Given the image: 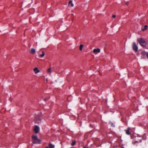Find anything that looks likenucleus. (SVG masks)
<instances>
[{"label": "nucleus", "mask_w": 148, "mask_h": 148, "mask_svg": "<svg viewBox=\"0 0 148 148\" xmlns=\"http://www.w3.org/2000/svg\"><path fill=\"white\" fill-rule=\"evenodd\" d=\"M147 27H148V26L147 25H145L144 28H142V30L143 31H144L145 30H146L147 29Z\"/></svg>", "instance_id": "9"}, {"label": "nucleus", "mask_w": 148, "mask_h": 148, "mask_svg": "<svg viewBox=\"0 0 148 148\" xmlns=\"http://www.w3.org/2000/svg\"><path fill=\"white\" fill-rule=\"evenodd\" d=\"M32 138L33 139V143L34 144L39 143L40 142V140L38 138L37 136L35 135H32Z\"/></svg>", "instance_id": "2"}, {"label": "nucleus", "mask_w": 148, "mask_h": 148, "mask_svg": "<svg viewBox=\"0 0 148 148\" xmlns=\"http://www.w3.org/2000/svg\"><path fill=\"white\" fill-rule=\"evenodd\" d=\"M34 71L36 74H37L39 73L40 71L38 69V68H35L34 69Z\"/></svg>", "instance_id": "6"}, {"label": "nucleus", "mask_w": 148, "mask_h": 148, "mask_svg": "<svg viewBox=\"0 0 148 148\" xmlns=\"http://www.w3.org/2000/svg\"><path fill=\"white\" fill-rule=\"evenodd\" d=\"M45 148H49V147H46Z\"/></svg>", "instance_id": "24"}, {"label": "nucleus", "mask_w": 148, "mask_h": 148, "mask_svg": "<svg viewBox=\"0 0 148 148\" xmlns=\"http://www.w3.org/2000/svg\"><path fill=\"white\" fill-rule=\"evenodd\" d=\"M34 131L36 134L38 133L39 131V127L38 126H35L34 129Z\"/></svg>", "instance_id": "3"}, {"label": "nucleus", "mask_w": 148, "mask_h": 148, "mask_svg": "<svg viewBox=\"0 0 148 148\" xmlns=\"http://www.w3.org/2000/svg\"><path fill=\"white\" fill-rule=\"evenodd\" d=\"M116 16L115 15H113L112 16V17L113 18H115Z\"/></svg>", "instance_id": "21"}, {"label": "nucleus", "mask_w": 148, "mask_h": 148, "mask_svg": "<svg viewBox=\"0 0 148 148\" xmlns=\"http://www.w3.org/2000/svg\"><path fill=\"white\" fill-rule=\"evenodd\" d=\"M83 148H88V147L87 146V145L85 146H84V147Z\"/></svg>", "instance_id": "20"}, {"label": "nucleus", "mask_w": 148, "mask_h": 148, "mask_svg": "<svg viewBox=\"0 0 148 148\" xmlns=\"http://www.w3.org/2000/svg\"><path fill=\"white\" fill-rule=\"evenodd\" d=\"M83 47H79V49L80 51H82Z\"/></svg>", "instance_id": "18"}, {"label": "nucleus", "mask_w": 148, "mask_h": 148, "mask_svg": "<svg viewBox=\"0 0 148 148\" xmlns=\"http://www.w3.org/2000/svg\"><path fill=\"white\" fill-rule=\"evenodd\" d=\"M70 5L71 7H73V4L72 3L71 1H70L69 2L68 5L69 6Z\"/></svg>", "instance_id": "10"}, {"label": "nucleus", "mask_w": 148, "mask_h": 148, "mask_svg": "<svg viewBox=\"0 0 148 148\" xmlns=\"http://www.w3.org/2000/svg\"><path fill=\"white\" fill-rule=\"evenodd\" d=\"M100 51V49L99 48L95 49H94L93 50V53L95 54H97L99 53Z\"/></svg>", "instance_id": "4"}, {"label": "nucleus", "mask_w": 148, "mask_h": 148, "mask_svg": "<svg viewBox=\"0 0 148 148\" xmlns=\"http://www.w3.org/2000/svg\"><path fill=\"white\" fill-rule=\"evenodd\" d=\"M47 72L48 73H51V68L47 70Z\"/></svg>", "instance_id": "15"}, {"label": "nucleus", "mask_w": 148, "mask_h": 148, "mask_svg": "<svg viewBox=\"0 0 148 148\" xmlns=\"http://www.w3.org/2000/svg\"><path fill=\"white\" fill-rule=\"evenodd\" d=\"M133 46H137L135 43V42L134 43Z\"/></svg>", "instance_id": "19"}, {"label": "nucleus", "mask_w": 148, "mask_h": 148, "mask_svg": "<svg viewBox=\"0 0 148 148\" xmlns=\"http://www.w3.org/2000/svg\"><path fill=\"white\" fill-rule=\"evenodd\" d=\"M126 131V133L127 134L129 135L130 134V133L129 131V128H128L126 130H125Z\"/></svg>", "instance_id": "7"}, {"label": "nucleus", "mask_w": 148, "mask_h": 148, "mask_svg": "<svg viewBox=\"0 0 148 148\" xmlns=\"http://www.w3.org/2000/svg\"><path fill=\"white\" fill-rule=\"evenodd\" d=\"M42 54L41 55H40L39 56L40 57L42 58V57H43L45 55L44 52V51H42Z\"/></svg>", "instance_id": "11"}, {"label": "nucleus", "mask_w": 148, "mask_h": 148, "mask_svg": "<svg viewBox=\"0 0 148 148\" xmlns=\"http://www.w3.org/2000/svg\"><path fill=\"white\" fill-rule=\"evenodd\" d=\"M75 144H76V142L75 141H73L71 144V145L72 146H74V145H75Z\"/></svg>", "instance_id": "13"}, {"label": "nucleus", "mask_w": 148, "mask_h": 148, "mask_svg": "<svg viewBox=\"0 0 148 148\" xmlns=\"http://www.w3.org/2000/svg\"><path fill=\"white\" fill-rule=\"evenodd\" d=\"M133 49L136 51H137L138 47H133Z\"/></svg>", "instance_id": "12"}, {"label": "nucleus", "mask_w": 148, "mask_h": 148, "mask_svg": "<svg viewBox=\"0 0 148 148\" xmlns=\"http://www.w3.org/2000/svg\"><path fill=\"white\" fill-rule=\"evenodd\" d=\"M29 52L31 54L34 55L36 53V50L33 48H32L30 50Z\"/></svg>", "instance_id": "5"}, {"label": "nucleus", "mask_w": 148, "mask_h": 148, "mask_svg": "<svg viewBox=\"0 0 148 148\" xmlns=\"http://www.w3.org/2000/svg\"><path fill=\"white\" fill-rule=\"evenodd\" d=\"M36 119L37 120V121H36V122H38L37 123H39V122H38V120H39V121L40 120H41V119H40V118H38V119H37V118H36Z\"/></svg>", "instance_id": "17"}, {"label": "nucleus", "mask_w": 148, "mask_h": 148, "mask_svg": "<svg viewBox=\"0 0 148 148\" xmlns=\"http://www.w3.org/2000/svg\"><path fill=\"white\" fill-rule=\"evenodd\" d=\"M145 54L146 55L147 58L148 59V52H145Z\"/></svg>", "instance_id": "16"}, {"label": "nucleus", "mask_w": 148, "mask_h": 148, "mask_svg": "<svg viewBox=\"0 0 148 148\" xmlns=\"http://www.w3.org/2000/svg\"><path fill=\"white\" fill-rule=\"evenodd\" d=\"M111 125L112 127H115V126L114 125V124H113V123L111 122H110V123H109Z\"/></svg>", "instance_id": "14"}, {"label": "nucleus", "mask_w": 148, "mask_h": 148, "mask_svg": "<svg viewBox=\"0 0 148 148\" xmlns=\"http://www.w3.org/2000/svg\"><path fill=\"white\" fill-rule=\"evenodd\" d=\"M138 41L142 46H146L147 45L146 42L142 38H138Z\"/></svg>", "instance_id": "1"}, {"label": "nucleus", "mask_w": 148, "mask_h": 148, "mask_svg": "<svg viewBox=\"0 0 148 148\" xmlns=\"http://www.w3.org/2000/svg\"><path fill=\"white\" fill-rule=\"evenodd\" d=\"M128 3H127V2L126 3V4L127 5H128Z\"/></svg>", "instance_id": "23"}, {"label": "nucleus", "mask_w": 148, "mask_h": 148, "mask_svg": "<svg viewBox=\"0 0 148 148\" xmlns=\"http://www.w3.org/2000/svg\"><path fill=\"white\" fill-rule=\"evenodd\" d=\"M49 148H54V145H52L51 143H50L49 145Z\"/></svg>", "instance_id": "8"}, {"label": "nucleus", "mask_w": 148, "mask_h": 148, "mask_svg": "<svg viewBox=\"0 0 148 148\" xmlns=\"http://www.w3.org/2000/svg\"><path fill=\"white\" fill-rule=\"evenodd\" d=\"M84 45H83L81 44L79 46H83Z\"/></svg>", "instance_id": "22"}]
</instances>
